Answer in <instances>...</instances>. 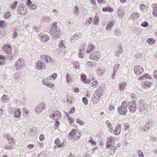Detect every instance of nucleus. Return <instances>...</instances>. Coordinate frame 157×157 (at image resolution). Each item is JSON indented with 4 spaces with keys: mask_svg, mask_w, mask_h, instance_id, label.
Listing matches in <instances>:
<instances>
[{
    "mask_svg": "<svg viewBox=\"0 0 157 157\" xmlns=\"http://www.w3.org/2000/svg\"><path fill=\"white\" fill-rule=\"evenodd\" d=\"M127 105V101H123L121 103V106L118 108V113L121 115H125L128 111Z\"/></svg>",
    "mask_w": 157,
    "mask_h": 157,
    "instance_id": "nucleus-1",
    "label": "nucleus"
},
{
    "mask_svg": "<svg viewBox=\"0 0 157 157\" xmlns=\"http://www.w3.org/2000/svg\"><path fill=\"white\" fill-rule=\"evenodd\" d=\"M61 117V114L58 111H54L50 113V117L52 119L58 120L60 119Z\"/></svg>",
    "mask_w": 157,
    "mask_h": 157,
    "instance_id": "nucleus-2",
    "label": "nucleus"
},
{
    "mask_svg": "<svg viewBox=\"0 0 157 157\" xmlns=\"http://www.w3.org/2000/svg\"><path fill=\"white\" fill-rule=\"evenodd\" d=\"M3 51H5L8 55V56L10 58V59H12L13 57L11 53L12 48L10 45L9 44L5 45L3 47Z\"/></svg>",
    "mask_w": 157,
    "mask_h": 157,
    "instance_id": "nucleus-3",
    "label": "nucleus"
},
{
    "mask_svg": "<svg viewBox=\"0 0 157 157\" xmlns=\"http://www.w3.org/2000/svg\"><path fill=\"white\" fill-rule=\"evenodd\" d=\"M69 136H71L75 140H78L81 136L80 132H77L76 130L75 129H72L69 134Z\"/></svg>",
    "mask_w": 157,
    "mask_h": 157,
    "instance_id": "nucleus-4",
    "label": "nucleus"
},
{
    "mask_svg": "<svg viewBox=\"0 0 157 157\" xmlns=\"http://www.w3.org/2000/svg\"><path fill=\"white\" fill-rule=\"evenodd\" d=\"M27 9L25 5H21L18 6L17 12L18 14L24 15L27 13Z\"/></svg>",
    "mask_w": 157,
    "mask_h": 157,
    "instance_id": "nucleus-5",
    "label": "nucleus"
},
{
    "mask_svg": "<svg viewBox=\"0 0 157 157\" xmlns=\"http://www.w3.org/2000/svg\"><path fill=\"white\" fill-rule=\"evenodd\" d=\"M100 53L97 51L93 52L90 55V59L95 61H97L100 58Z\"/></svg>",
    "mask_w": 157,
    "mask_h": 157,
    "instance_id": "nucleus-6",
    "label": "nucleus"
},
{
    "mask_svg": "<svg viewBox=\"0 0 157 157\" xmlns=\"http://www.w3.org/2000/svg\"><path fill=\"white\" fill-rule=\"evenodd\" d=\"M101 96V93L100 91H98L95 93L92 98V102L94 104H96L99 101V99Z\"/></svg>",
    "mask_w": 157,
    "mask_h": 157,
    "instance_id": "nucleus-7",
    "label": "nucleus"
},
{
    "mask_svg": "<svg viewBox=\"0 0 157 157\" xmlns=\"http://www.w3.org/2000/svg\"><path fill=\"white\" fill-rule=\"evenodd\" d=\"M35 67L38 70H42L45 68L46 65L42 60H38L35 63Z\"/></svg>",
    "mask_w": 157,
    "mask_h": 157,
    "instance_id": "nucleus-8",
    "label": "nucleus"
},
{
    "mask_svg": "<svg viewBox=\"0 0 157 157\" xmlns=\"http://www.w3.org/2000/svg\"><path fill=\"white\" fill-rule=\"evenodd\" d=\"M50 33L52 35L54 38L58 39L60 37L61 34V32L59 29L56 30L52 29L50 31Z\"/></svg>",
    "mask_w": 157,
    "mask_h": 157,
    "instance_id": "nucleus-9",
    "label": "nucleus"
},
{
    "mask_svg": "<svg viewBox=\"0 0 157 157\" xmlns=\"http://www.w3.org/2000/svg\"><path fill=\"white\" fill-rule=\"evenodd\" d=\"M24 60L22 58H20L16 64V67L17 70H20L25 66Z\"/></svg>",
    "mask_w": 157,
    "mask_h": 157,
    "instance_id": "nucleus-10",
    "label": "nucleus"
},
{
    "mask_svg": "<svg viewBox=\"0 0 157 157\" xmlns=\"http://www.w3.org/2000/svg\"><path fill=\"white\" fill-rule=\"evenodd\" d=\"M45 105L42 103L39 104L35 108V113L36 114L40 113L45 108Z\"/></svg>",
    "mask_w": 157,
    "mask_h": 157,
    "instance_id": "nucleus-11",
    "label": "nucleus"
},
{
    "mask_svg": "<svg viewBox=\"0 0 157 157\" xmlns=\"http://www.w3.org/2000/svg\"><path fill=\"white\" fill-rule=\"evenodd\" d=\"M140 106V112L143 113L146 111H148L146 105L141 100L139 101Z\"/></svg>",
    "mask_w": 157,
    "mask_h": 157,
    "instance_id": "nucleus-12",
    "label": "nucleus"
},
{
    "mask_svg": "<svg viewBox=\"0 0 157 157\" xmlns=\"http://www.w3.org/2000/svg\"><path fill=\"white\" fill-rule=\"evenodd\" d=\"M130 111L132 113L134 112L136 110V103L130 102L128 104Z\"/></svg>",
    "mask_w": 157,
    "mask_h": 157,
    "instance_id": "nucleus-13",
    "label": "nucleus"
},
{
    "mask_svg": "<svg viewBox=\"0 0 157 157\" xmlns=\"http://www.w3.org/2000/svg\"><path fill=\"white\" fill-rule=\"evenodd\" d=\"M41 59L44 60L47 63H49L52 61L53 59L48 56L43 55L41 57Z\"/></svg>",
    "mask_w": 157,
    "mask_h": 157,
    "instance_id": "nucleus-14",
    "label": "nucleus"
},
{
    "mask_svg": "<svg viewBox=\"0 0 157 157\" xmlns=\"http://www.w3.org/2000/svg\"><path fill=\"white\" fill-rule=\"evenodd\" d=\"M40 37L42 42H47L49 39V36L48 35L43 33L40 35Z\"/></svg>",
    "mask_w": 157,
    "mask_h": 157,
    "instance_id": "nucleus-15",
    "label": "nucleus"
},
{
    "mask_svg": "<svg viewBox=\"0 0 157 157\" xmlns=\"http://www.w3.org/2000/svg\"><path fill=\"white\" fill-rule=\"evenodd\" d=\"M134 70L135 74L138 75L142 73L144 71L142 68L139 66H136L135 67Z\"/></svg>",
    "mask_w": 157,
    "mask_h": 157,
    "instance_id": "nucleus-16",
    "label": "nucleus"
},
{
    "mask_svg": "<svg viewBox=\"0 0 157 157\" xmlns=\"http://www.w3.org/2000/svg\"><path fill=\"white\" fill-rule=\"evenodd\" d=\"M81 79L82 82L84 83L89 84L90 82V79H87L86 75L85 74H82L81 75Z\"/></svg>",
    "mask_w": 157,
    "mask_h": 157,
    "instance_id": "nucleus-17",
    "label": "nucleus"
},
{
    "mask_svg": "<svg viewBox=\"0 0 157 157\" xmlns=\"http://www.w3.org/2000/svg\"><path fill=\"white\" fill-rule=\"evenodd\" d=\"M81 34L79 33H76L71 37L70 41L71 42H73L75 40H78L79 37H81Z\"/></svg>",
    "mask_w": 157,
    "mask_h": 157,
    "instance_id": "nucleus-18",
    "label": "nucleus"
},
{
    "mask_svg": "<svg viewBox=\"0 0 157 157\" xmlns=\"http://www.w3.org/2000/svg\"><path fill=\"white\" fill-rule=\"evenodd\" d=\"M117 14L120 17V19H122V17L124 14V11L123 9L121 8H118L117 10Z\"/></svg>",
    "mask_w": 157,
    "mask_h": 157,
    "instance_id": "nucleus-19",
    "label": "nucleus"
},
{
    "mask_svg": "<svg viewBox=\"0 0 157 157\" xmlns=\"http://www.w3.org/2000/svg\"><path fill=\"white\" fill-rule=\"evenodd\" d=\"M121 124H118L115 128L114 132V133L116 135H119L121 132Z\"/></svg>",
    "mask_w": 157,
    "mask_h": 157,
    "instance_id": "nucleus-20",
    "label": "nucleus"
},
{
    "mask_svg": "<svg viewBox=\"0 0 157 157\" xmlns=\"http://www.w3.org/2000/svg\"><path fill=\"white\" fill-rule=\"evenodd\" d=\"M42 82L44 85L49 88H52L54 86L53 83L47 82L44 79L42 80Z\"/></svg>",
    "mask_w": 157,
    "mask_h": 157,
    "instance_id": "nucleus-21",
    "label": "nucleus"
},
{
    "mask_svg": "<svg viewBox=\"0 0 157 157\" xmlns=\"http://www.w3.org/2000/svg\"><path fill=\"white\" fill-rule=\"evenodd\" d=\"M90 86L92 87L96 88L98 86V82L95 78H93L90 81Z\"/></svg>",
    "mask_w": 157,
    "mask_h": 157,
    "instance_id": "nucleus-22",
    "label": "nucleus"
},
{
    "mask_svg": "<svg viewBox=\"0 0 157 157\" xmlns=\"http://www.w3.org/2000/svg\"><path fill=\"white\" fill-rule=\"evenodd\" d=\"M151 7L153 10L152 11L153 15L155 17H157V3L153 4Z\"/></svg>",
    "mask_w": 157,
    "mask_h": 157,
    "instance_id": "nucleus-23",
    "label": "nucleus"
},
{
    "mask_svg": "<svg viewBox=\"0 0 157 157\" xmlns=\"http://www.w3.org/2000/svg\"><path fill=\"white\" fill-rule=\"evenodd\" d=\"M105 123L108 127V130L110 131L111 133H112L113 131V129L112 128V124L111 121L107 120L106 121Z\"/></svg>",
    "mask_w": 157,
    "mask_h": 157,
    "instance_id": "nucleus-24",
    "label": "nucleus"
},
{
    "mask_svg": "<svg viewBox=\"0 0 157 157\" xmlns=\"http://www.w3.org/2000/svg\"><path fill=\"white\" fill-rule=\"evenodd\" d=\"M26 4L28 6L31 7L32 10L35 9L37 7V6L36 4H33L30 0H28Z\"/></svg>",
    "mask_w": 157,
    "mask_h": 157,
    "instance_id": "nucleus-25",
    "label": "nucleus"
},
{
    "mask_svg": "<svg viewBox=\"0 0 157 157\" xmlns=\"http://www.w3.org/2000/svg\"><path fill=\"white\" fill-rule=\"evenodd\" d=\"M114 24L115 22L113 21L109 22L105 28L106 30L108 31H110L111 30L112 27L114 26Z\"/></svg>",
    "mask_w": 157,
    "mask_h": 157,
    "instance_id": "nucleus-26",
    "label": "nucleus"
},
{
    "mask_svg": "<svg viewBox=\"0 0 157 157\" xmlns=\"http://www.w3.org/2000/svg\"><path fill=\"white\" fill-rule=\"evenodd\" d=\"M139 16L140 14L138 13L133 12L131 15L130 17L133 20H135L139 18Z\"/></svg>",
    "mask_w": 157,
    "mask_h": 157,
    "instance_id": "nucleus-27",
    "label": "nucleus"
},
{
    "mask_svg": "<svg viewBox=\"0 0 157 157\" xmlns=\"http://www.w3.org/2000/svg\"><path fill=\"white\" fill-rule=\"evenodd\" d=\"M60 141L59 139L58 138L56 139L55 140V143L56 145L58 148L62 147L64 146V144L63 143H62L61 144H60Z\"/></svg>",
    "mask_w": 157,
    "mask_h": 157,
    "instance_id": "nucleus-28",
    "label": "nucleus"
},
{
    "mask_svg": "<svg viewBox=\"0 0 157 157\" xmlns=\"http://www.w3.org/2000/svg\"><path fill=\"white\" fill-rule=\"evenodd\" d=\"M123 52V50L122 47L119 46L116 50L115 52V55L117 57H119L121 54Z\"/></svg>",
    "mask_w": 157,
    "mask_h": 157,
    "instance_id": "nucleus-29",
    "label": "nucleus"
},
{
    "mask_svg": "<svg viewBox=\"0 0 157 157\" xmlns=\"http://www.w3.org/2000/svg\"><path fill=\"white\" fill-rule=\"evenodd\" d=\"M21 112L19 109H16L14 111V116L17 118L21 117Z\"/></svg>",
    "mask_w": 157,
    "mask_h": 157,
    "instance_id": "nucleus-30",
    "label": "nucleus"
},
{
    "mask_svg": "<svg viewBox=\"0 0 157 157\" xmlns=\"http://www.w3.org/2000/svg\"><path fill=\"white\" fill-rule=\"evenodd\" d=\"M95 46L93 44H90L87 48L86 52L87 53H90L91 51L94 49Z\"/></svg>",
    "mask_w": 157,
    "mask_h": 157,
    "instance_id": "nucleus-31",
    "label": "nucleus"
},
{
    "mask_svg": "<svg viewBox=\"0 0 157 157\" xmlns=\"http://www.w3.org/2000/svg\"><path fill=\"white\" fill-rule=\"evenodd\" d=\"M97 71L98 74L101 76L103 75L104 73V69L101 67H98Z\"/></svg>",
    "mask_w": 157,
    "mask_h": 157,
    "instance_id": "nucleus-32",
    "label": "nucleus"
},
{
    "mask_svg": "<svg viewBox=\"0 0 157 157\" xmlns=\"http://www.w3.org/2000/svg\"><path fill=\"white\" fill-rule=\"evenodd\" d=\"M117 148L116 146H112L110 147V149L109 152L110 155H113L114 154L115 151L116 150Z\"/></svg>",
    "mask_w": 157,
    "mask_h": 157,
    "instance_id": "nucleus-33",
    "label": "nucleus"
},
{
    "mask_svg": "<svg viewBox=\"0 0 157 157\" xmlns=\"http://www.w3.org/2000/svg\"><path fill=\"white\" fill-rule=\"evenodd\" d=\"M59 50H60L61 52H64L63 49L65 48V46L64 43V41L63 40H61L59 44Z\"/></svg>",
    "mask_w": 157,
    "mask_h": 157,
    "instance_id": "nucleus-34",
    "label": "nucleus"
},
{
    "mask_svg": "<svg viewBox=\"0 0 157 157\" xmlns=\"http://www.w3.org/2000/svg\"><path fill=\"white\" fill-rule=\"evenodd\" d=\"M126 84L125 82H121L119 83V88L120 91H122L125 89Z\"/></svg>",
    "mask_w": 157,
    "mask_h": 157,
    "instance_id": "nucleus-35",
    "label": "nucleus"
},
{
    "mask_svg": "<svg viewBox=\"0 0 157 157\" xmlns=\"http://www.w3.org/2000/svg\"><path fill=\"white\" fill-rule=\"evenodd\" d=\"M57 76V74L56 73H54L52 75L48 77L47 78L48 80H55L56 79Z\"/></svg>",
    "mask_w": 157,
    "mask_h": 157,
    "instance_id": "nucleus-36",
    "label": "nucleus"
},
{
    "mask_svg": "<svg viewBox=\"0 0 157 157\" xmlns=\"http://www.w3.org/2000/svg\"><path fill=\"white\" fill-rule=\"evenodd\" d=\"M151 78V77L148 74H146L145 75H143L141 76L140 77V79H139V80H142L145 79H150Z\"/></svg>",
    "mask_w": 157,
    "mask_h": 157,
    "instance_id": "nucleus-37",
    "label": "nucleus"
},
{
    "mask_svg": "<svg viewBox=\"0 0 157 157\" xmlns=\"http://www.w3.org/2000/svg\"><path fill=\"white\" fill-rule=\"evenodd\" d=\"M102 11L103 12H112L113 11V9L110 7L103 8L102 9Z\"/></svg>",
    "mask_w": 157,
    "mask_h": 157,
    "instance_id": "nucleus-38",
    "label": "nucleus"
},
{
    "mask_svg": "<svg viewBox=\"0 0 157 157\" xmlns=\"http://www.w3.org/2000/svg\"><path fill=\"white\" fill-rule=\"evenodd\" d=\"M86 64L88 67H92L96 66V63L94 62L89 61L86 63Z\"/></svg>",
    "mask_w": 157,
    "mask_h": 157,
    "instance_id": "nucleus-39",
    "label": "nucleus"
},
{
    "mask_svg": "<svg viewBox=\"0 0 157 157\" xmlns=\"http://www.w3.org/2000/svg\"><path fill=\"white\" fill-rule=\"evenodd\" d=\"M1 100L2 102H7L9 101L8 97L7 95H4L1 98Z\"/></svg>",
    "mask_w": 157,
    "mask_h": 157,
    "instance_id": "nucleus-40",
    "label": "nucleus"
},
{
    "mask_svg": "<svg viewBox=\"0 0 157 157\" xmlns=\"http://www.w3.org/2000/svg\"><path fill=\"white\" fill-rule=\"evenodd\" d=\"M21 77V75L20 73H16L14 77V79L15 81L16 82H18L19 81L20 78Z\"/></svg>",
    "mask_w": 157,
    "mask_h": 157,
    "instance_id": "nucleus-41",
    "label": "nucleus"
},
{
    "mask_svg": "<svg viewBox=\"0 0 157 157\" xmlns=\"http://www.w3.org/2000/svg\"><path fill=\"white\" fill-rule=\"evenodd\" d=\"M130 97L132 98V102L134 103H136V95L133 93H132L130 94Z\"/></svg>",
    "mask_w": 157,
    "mask_h": 157,
    "instance_id": "nucleus-42",
    "label": "nucleus"
},
{
    "mask_svg": "<svg viewBox=\"0 0 157 157\" xmlns=\"http://www.w3.org/2000/svg\"><path fill=\"white\" fill-rule=\"evenodd\" d=\"M66 81L67 83H69L71 81L72 77L68 73L66 75Z\"/></svg>",
    "mask_w": 157,
    "mask_h": 157,
    "instance_id": "nucleus-43",
    "label": "nucleus"
},
{
    "mask_svg": "<svg viewBox=\"0 0 157 157\" xmlns=\"http://www.w3.org/2000/svg\"><path fill=\"white\" fill-rule=\"evenodd\" d=\"M155 40L153 38H147V42L150 44H152L155 43Z\"/></svg>",
    "mask_w": 157,
    "mask_h": 157,
    "instance_id": "nucleus-44",
    "label": "nucleus"
},
{
    "mask_svg": "<svg viewBox=\"0 0 157 157\" xmlns=\"http://www.w3.org/2000/svg\"><path fill=\"white\" fill-rule=\"evenodd\" d=\"M84 49L85 48H83L82 49H81L80 48L79 49L80 52L78 53V57L81 59H82L83 57V53L82 52H81L84 51Z\"/></svg>",
    "mask_w": 157,
    "mask_h": 157,
    "instance_id": "nucleus-45",
    "label": "nucleus"
},
{
    "mask_svg": "<svg viewBox=\"0 0 157 157\" xmlns=\"http://www.w3.org/2000/svg\"><path fill=\"white\" fill-rule=\"evenodd\" d=\"M11 15L10 12H6L4 14V17L5 19H10Z\"/></svg>",
    "mask_w": 157,
    "mask_h": 157,
    "instance_id": "nucleus-46",
    "label": "nucleus"
},
{
    "mask_svg": "<svg viewBox=\"0 0 157 157\" xmlns=\"http://www.w3.org/2000/svg\"><path fill=\"white\" fill-rule=\"evenodd\" d=\"M18 4V2L17 1H15L11 5V9L12 10H13L15 9L16 7L17 4Z\"/></svg>",
    "mask_w": 157,
    "mask_h": 157,
    "instance_id": "nucleus-47",
    "label": "nucleus"
},
{
    "mask_svg": "<svg viewBox=\"0 0 157 157\" xmlns=\"http://www.w3.org/2000/svg\"><path fill=\"white\" fill-rule=\"evenodd\" d=\"M6 23L3 20H0V28L3 29L6 26Z\"/></svg>",
    "mask_w": 157,
    "mask_h": 157,
    "instance_id": "nucleus-48",
    "label": "nucleus"
},
{
    "mask_svg": "<svg viewBox=\"0 0 157 157\" xmlns=\"http://www.w3.org/2000/svg\"><path fill=\"white\" fill-rule=\"evenodd\" d=\"M151 82H146L144 83V87L146 88H149L151 85Z\"/></svg>",
    "mask_w": 157,
    "mask_h": 157,
    "instance_id": "nucleus-49",
    "label": "nucleus"
},
{
    "mask_svg": "<svg viewBox=\"0 0 157 157\" xmlns=\"http://www.w3.org/2000/svg\"><path fill=\"white\" fill-rule=\"evenodd\" d=\"M74 12L75 14L77 15L79 13V10L78 7L75 6L74 9Z\"/></svg>",
    "mask_w": 157,
    "mask_h": 157,
    "instance_id": "nucleus-50",
    "label": "nucleus"
},
{
    "mask_svg": "<svg viewBox=\"0 0 157 157\" xmlns=\"http://www.w3.org/2000/svg\"><path fill=\"white\" fill-rule=\"evenodd\" d=\"M121 33V30L118 29H115L114 33L116 36H119Z\"/></svg>",
    "mask_w": 157,
    "mask_h": 157,
    "instance_id": "nucleus-51",
    "label": "nucleus"
},
{
    "mask_svg": "<svg viewBox=\"0 0 157 157\" xmlns=\"http://www.w3.org/2000/svg\"><path fill=\"white\" fill-rule=\"evenodd\" d=\"M5 149L7 150H11L13 148V146L12 145L9 144L6 145L5 147Z\"/></svg>",
    "mask_w": 157,
    "mask_h": 157,
    "instance_id": "nucleus-52",
    "label": "nucleus"
},
{
    "mask_svg": "<svg viewBox=\"0 0 157 157\" xmlns=\"http://www.w3.org/2000/svg\"><path fill=\"white\" fill-rule=\"evenodd\" d=\"M120 66V64H115L113 67V71L115 72H117L118 69V68Z\"/></svg>",
    "mask_w": 157,
    "mask_h": 157,
    "instance_id": "nucleus-53",
    "label": "nucleus"
},
{
    "mask_svg": "<svg viewBox=\"0 0 157 157\" xmlns=\"http://www.w3.org/2000/svg\"><path fill=\"white\" fill-rule=\"evenodd\" d=\"M82 101L85 105H87L88 104V100L86 97H83L82 99Z\"/></svg>",
    "mask_w": 157,
    "mask_h": 157,
    "instance_id": "nucleus-54",
    "label": "nucleus"
},
{
    "mask_svg": "<svg viewBox=\"0 0 157 157\" xmlns=\"http://www.w3.org/2000/svg\"><path fill=\"white\" fill-rule=\"evenodd\" d=\"M148 25V23L147 22L144 21V22H142L141 24V25L144 27H146Z\"/></svg>",
    "mask_w": 157,
    "mask_h": 157,
    "instance_id": "nucleus-55",
    "label": "nucleus"
},
{
    "mask_svg": "<svg viewBox=\"0 0 157 157\" xmlns=\"http://www.w3.org/2000/svg\"><path fill=\"white\" fill-rule=\"evenodd\" d=\"M149 125L148 124H146L144 127V131L146 132L149 128Z\"/></svg>",
    "mask_w": 157,
    "mask_h": 157,
    "instance_id": "nucleus-56",
    "label": "nucleus"
},
{
    "mask_svg": "<svg viewBox=\"0 0 157 157\" xmlns=\"http://www.w3.org/2000/svg\"><path fill=\"white\" fill-rule=\"evenodd\" d=\"M74 67L77 69L79 68V64L78 62L77 61H75L74 62Z\"/></svg>",
    "mask_w": 157,
    "mask_h": 157,
    "instance_id": "nucleus-57",
    "label": "nucleus"
},
{
    "mask_svg": "<svg viewBox=\"0 0 157 157\" xmlns=\"http://www.w3.org/2000/svg\"><path fill=\"white\" fill-rule=\"evenodd\" d=\"M109 140L110 141V142L111 143H112L115 141L116 139L115 137H113L112 136H110V137H109Z\"/></svg>",
    "mask_w": 157,
    "mask_h": 157,
    "instance_id": "nucleus-58",
    "label": "nucleus"
},
{
    "mask_svg": "<svg viewBox=\"0 0 157 157\" xmlns=\"http://www.w3.org/2000/svg\"><path fill=\"white\" fill-rule=\"evenodd\" d=\"M8 140L11 143L13 144L14 143V140L13 139V138L10 135V137H8Z\"/></svg>",
    "mask_w": 157,
    "mask_h": 157,
    "instance_id": "nucleus-59",
    "label": "nucleus"
},
{
    "mask_svg": "<svg viewBox=\"0 0 157 157\" xmlns=\"http://www.w3.org/2000/svg\"><path fill=\"white\" fill-rule=\"evenodd\" d=\"M52 29H55L57 28V24L56 22H53L52 24Z\"/></svg>",
    "mask_w": 157,
    "mask_h": 157,
    "instance_id": "nucleus-60",
    "label": "nucleus"
},
{
    "mask_svg": "<svg viewBox=\"0 0 157 157\" xmlns=\"http://www.w3.org/2000/svg\"><path fill=\"white\" fill-rule=\"evenodd\" d=\"M76 121L78 123L81 125H83L84 124V122L82 120H80L79 119H77L76 120Z\"/></svg>",
    "mask_w": 157,
    "mask_h": 157,
    "instance_id": "nucleus-61",
    "label": "nucleus"
},
{
    "mask_svg": "<svg viewBox=\"0 0 157 157\" xmlns=\"http://www.w3.org/2000/svg\"><path fill=\"white\" fill-rule=\"evenodd\" d=\"M124 125L125 127V128L124 129V131H126L128 129L129 127L128 124L127 123H124Z\"/></svg>",
    "mask_w": 157,
    "mask_h": 157,
    "instance_id": "nucleus-62",
    "label": "nucleus"
},
{
    "mask_svg": "<svg viewBox=\"0 0 157 157\" xmlns=\"http://www.w3.org/2000/svg\"><path fill=\"white\" fill-rule=\"evenodd\" d=\"M46 155L43 153H40L38 155L37 157H46Z\"/></svg>",
    "mask_w": 157,
    "mask_h": 157,
    "instance_id": "nucleus-63",
    "label": "nucleus"
},
{
    "mask_svg": "<svg viewBox=\"0 0 157 157\" xmlns=\"http://www.w3.org/2000/svg\"><path fill=\"white\" fill-rule=\"evenodd\" d=\"M147 108L148 110L149 109H151L152 108V105L151 104V103H149L148 104H146Z\"/></svg>",
    "mask_w": 157,
    "mask_h": 157,
    "instance_id": "nucleus-64",
    "label": "nucleus"
}]
</instances>
